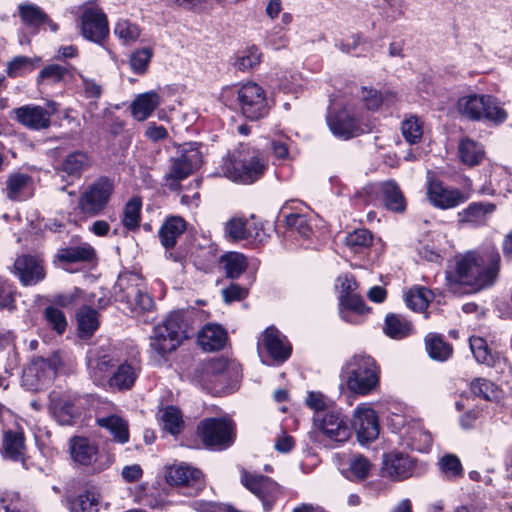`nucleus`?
<instances>
[{
	"label": "nucleus",
	"mask_w": 512,
	"mask_h": 512,
	"mask_svg": "<svg viewBox=\"0 0 512 512\" xmlns=\"http://www.w3.org/2000/svg\"><path fill=\"white\" fill-rule=\"evenodd\" d=\"M500 268L501 256L496 248L468 251L456 258L453 269L446 271V286L453 293L462 292L463 287H468V291L477 292L495 283Z\"/></svg>",
	"instance_id": "f257e3e1"
},
{
	"label": "nucleus",
	"mask_w": 512,
	"mask_h": 512,
	"mask_svg": "<svg viewBox=\"0 0 512 512\" xmlns=\"http://www.w3.org/2000/svg\"><path fill=\"white\" fill-rule=\"evenodd\" d=\"M98 293V310L114 303L123 313L139 316L150 312L155 306L153 297L146 290L145 278L135 271L121 272L113 291L100 287Z\"/></svg>",
	"instance_id": "f03ea898"
},
{
	"label": "nucleus",
	"mask_w": 512,
	"mask_h": 512,
	"mask_svg": "<svg viewBox=\"0 0 512 512\" xmlns=\"http://www.w3.org/2000/svg\"><path fill=\"white\" fill-rule=\"evenodd\" d=\"M197 319L187 310L171 311L155 325L149 337V353L157 362H166L185 340L195 336Z\"/></svg>",
	"instance_id": "7ed1b4c3"
},
{
	"label": "nucleus",
	"mask_w": 512,
	"mask_h": 512,
	"mask_svg": "<svg viewBox=\"0 0 512 512\" xmlns=\"http://www.w3.org/2000/svg\"><path fill=\"white\" fill-rule=\"evenodd\" d=\"M339 377L352 394L368 396L380 389L381 368L372 356L355 354L341 367Z\"/></svg>",
	"instance_id": "20e7f679"
},
{
	"label": "nucleus",
	"mask_w": 512,
	"mask_h": 512,
	"mask_svg": "<svg viewBox=\"0 0 512 512\" xmlns=\"http://www.w3.org/2000/svg\"><path fill=\"white\" fill-rule=\"evenodd\" d=\"M220 168L230 181L252 185L264 177L268 162L257 150L235 149L223 157Z\"/></svg>",
	"instance_id": "39448f33"
},
{
	"label": "nucleus",
	"mask_w": 512,
	"mask_h": 512,
	"mask_svg": "<svg viewBox=\"0 0 512 512\" xmlns=\"http://www.w3.org/2000/svg\"><path fill=\"white\" fill-rule=\"evenodd\" d=\"M196 435L206 449L223 451L235 443L236 424L229 417H207L197 424Z\"/></svg>",
	"instance_id": "423d86ee"
},
{
	"label": "nucleus",
	"mask_w": 512,
	"mask_h": 512,
	"mask_svg": "<svg viewBox=\"0 0 512 512\" xmlns=\"http://www.w3.org/2000/svg\"><path fill=\"white\" fill-rule=\"evenodd\" d=\"M49 412L61 426H73L86 416L88 400L75 393L51 391L48 395Z\"/></svg>",
	"instance_id": "0eeeda50"
},
{
	"label": "nucleus",
	"mask_w": 512,
	"mask_h": 512,
	"mask_svg": "<svg viewBox=\"0 0 512 512\" xmlns=\"http://www.w3.org/2000/svg\"><path fill=\"white\" fill-rule=\"evenodd\" d=\"M236 108L250 121H258L269 114L266 92L256 82H246L236 89Z\"/></svg>",
	"instance_id": "6e6552de"
},
{
	"label": "nucleus",
	"mask_w": 512,
	"mask_h": 512,
	"mask_svg": "<svg viewBox=\"0 0 512 512\" xmlns=\"http://www.w3.org/2000/svg\"><path fill=\"white\" fill-rule=\"evenodd\" d=\"M164 478L167 484L177 488L180 494L188 497L199 495L206 486L204 473L185 463L166 467Z\"/></svg>",
	"instance_id": "1a4fd4ad"
},
{
	"label": "nucleus",
	"mask_w": 512,
	"mask_h": 512,
	"mask_svg": "<svg viewBox=\"0 0 512 512\" xmlns=\"http://www.w3.org/2000/svg\"><path fill=\"white\" fill-rule=\"evenodd\" d=\"M191 379L203 391L214 396H220L229 391L228 373L220 361L199 363L193 369Z\"/></svg>",
	"instance_id": "9d476101"
},
{
	"label": "nucleus",
	"mask_w": 512,
	"mask_h": 512,
	"mask_svg": "<svg viewBox=\"0 0 512 512\" xmlns=\"http://www.w3.org/2000/svg\"><path fill=\"white\" fill-rule=\"evenodd\" d=\"M241 483L261 501L264 512H271L276 502L284 497L282 487L266 475L251 474L243 469Z\"/></svg>",
	"instance_id": "9b49d317"
},
{
	"label": "nucleus",
	"mask_w": 512,
	"mask_h": 512,
	"mask_svg": "<svg viewBox=\"0 0 512 512\" xmlns=\"http://www.w3.org/2000/svg\"><path fill=\"white\" fill-rule=\"evenodd\" d=\"M241 483L261 501L264 512H271L276 502L284 497L282 487L266 475L251 474L243 469Z\"/></svg>",
	"instance_id": "f8f14e48"
},
{
	"label": "nucleus",
	"mask_w": 512,
	"mask_h": 512,
	"mask_svg": "<svg viewBox=\"0 0 512 512\" xmlns=\"http://www.w3.org/2000/svg\"><path fill=\"white\" fill-rule=\"evenodd\" d=\"M258 350L261 355L264 350L273 365L284 364L292 355L293 346L276 326H268L261 334L258 342ZM263 363L269 364L265 360Z\"/></svg>",
	"instance_id": "ddd939ff"
},
{
	"label": "nucleus",
	"mask_w": 512,
	"mask_h": 512,
	"mask_svg": "<svg viewBox=\"0 0 512 512\" xmlns=\"http://www.w3.org/2000/svg\"><path fill=\"white\" fill-rule=\"evenodd\" d=\"M314 425L331 441L344 443L351 436L349 418L341 409L331 408L321 415H314Z\"/></svg>",
	"instance_id": "4468645a"
},
{
	"label": "nucleus",
	"mask_w": 512,
	"mask_h": 512,
	"mask_svg": "<svg viewBox=\"0 0 512 512\" xmlns=\"http://www.w3.org/2000/svg\"><path fill=\"white\" fill-rule=\"evenodd\" d=\"M427 199L437 209H454L470 198V194L456 187L447 186L442 180L433 178L427 183Z\"/></svg>",
	"instance_id": "2eb2a0df"
},
{
	"label": "nucleus",
	"mask_w": 512,
	"mask_h": 512,
	"mask_svg": "<svg viewBox=\"0 0 512 512\" xmlns=\"http://www.w3.org/2000/svg\"><path fill=\"white\" fill-rule=\"evenodd\" d=\"M469 347L478 364L485 365L496 370H512V364L509 361L506 352L490 347L485 338L476 335L470 336Z\"/></svg>",
	"instance_id": "dca6fc26"
},
{
	"label": "nucleus",
	"mask_w": 512,
	"mask_h": 512,
	"mask_svg": "<svg viewBox=\"0 0 512 512\" xmlns=\"http://www.w3.org/2000/svg\"><path fill=\"white\" fill-rule=\"evenodd\" d=\"M53 113L54 110L49 111L41 105L25 104L14 108L10 117L28 130L42 131L50 128Z\"/></svg>",
	"instance_id": "f3484780"
},
{
	"label": "nucleus",
	"mask_w": 512,
	"mask_h": 512,
	"mask_svg": "<svg viewBox=\"0 0 512 512\" xmlns=\"http://www.w3.org/2000/svg\"><path fill=\"white\" fill-rule=\"evenodd\" d=\"M327 124L334 136L345 140L359 136L363 132L355 113L345 107L329 112Z\"/></svg>",
	"instance_id": "a211bd4d"
},
{
	"label": "nucleus",
	"mask_w": 512,
	"mask_h": 512,
	"mask_svg": "<svg viewBox=\"0 0 512 512\" xmlns=\"http://www.w3.org/2000/svg\"><path fill=\"white\" fill-rule=\"evenodd\" d=\"M187 226L188 223L182 216L169 215L158 230L159 241L174 262H178L180 257L175 255L172 250L176 247L178 239L187 230Z\"/></svg>",
	"instance_id": "6ab92c4d"
},
{
	"label": "nucleus",
	"mask_w": 512,
	"mask_h": 512,
	"mask_svg": "<svg viewBox=\"0 0 512 512\" xmlns=\"http://www.w3.org/2000/svg\"><path fill=\"white\" fill-rule=\"evenodd\" d=\"M352 425L361 445L376 440L380 432L379 418L373 408H357Z\"/></svg>",
	"instance_id": "aec40b11"
},
{
	"label": "nucleus",
	"mask_w": 512,
	"mask_h": 512,
	"mask_svg": "<svg viewBox=\"0 0 512 512\" xmlns=\"http://www.w3.org/2000/svg\"><path fill=\"white\" fill-rule=\"evenodd\" d=\"M68 451L74 468H90L92 475L94 474L96 471L93 466L96 462V444L91 443L85 436L74 435L68 441Z\"/></svg>",
	"instance_id": "412c9836"
},
{
	"label": "nucleus",
	"mask_w": 512,
	"mask_h": 512,
	"mask_svg": "<svg viewBox=\"0 0 512 512\" xmlns=\"http://www.w3.org/2000/svg\"><path fill=\"white\" fill-rule=\"evenodd\" d=\"M225 234L234 241L253 239L262 243L269 238L262 223L249 224L243 218L230 219L225 225Z\"/></svg>",
	"instance_id": "4be33fe9"
},
{
	"label": "nucleus",
	"mask_w": 512,
	"mask_h": 512,
	"mask_svg": "<svg viewBox=\"0 0 512 512\" xmlns=\"http://www.w3.org/2000/svg\"><path fill=\"white\" fill-rule=\"evenodd\" d=\"M416 462L409 455L400 452L388 453L383 457V471L394 481H402L413 475Z\"/></svg>",
	"instance_id": "5701e85b"
},
{
	"label": "nucleus",
	"mask_w": 512,
	"mask_h": 512,
	"mask_svg": "<svg viewBox=\"0 0 512 512\" xmlns=\"http://www.w3.org/2000/svg\"><path fill=\"white\" fill-rule=\"evenodd\" d=\"M82 491L77 496H67L66 506L69 512H96V486L92 479L78 478Z\"/></svg>",
	"instance_id": "b1692460"
},
{
	"label": "nucleus",
	"mask_w": 512,
	"mask_h": 512,
	"mask_svg": "<svg viewBox=\"0 0 512 512\" xmlns=\"http://www.w3.org/2000/svg\"><path fill=\"white\" fill-rule=\"evenodd\" d=\"M197 343L206 352L224 349L229 339L226 329L220 324L207 323L199 331L196 330Z\"/></svg>",
	"instance_id": "393cba45"
},
{
	"label": "nucleus",
	"mask_w": 512,
	"mask_h": 512,
	"mask_svg": "<svg viewBox=\"0 0 512 512\" xmlns=\"http://www.w3.org/2000/svg\"><path fill=\"white\" fill-rule=\"evenodd\" d=\"M338 302L340 318L353 325L363 323V316L369 314L372 310L371 307L366 305L365 300L358 292Z\"/></svg>",
	"instance_id": "a878e982"
},
{
	"label": "nucleus",
	"mask_w": 512,
	"mask_h": 512,
	"mask_svg": "<svg viewBox=\"0 0 512 512\" xmlns=\"http://www.w3.org/2000/svg\"><path fill=\"white\" fill-rule=\"evenodd\" d=\"M15 274L24 286L37 284L45 278V270L39 260L32 255H23L14 262Z\"/></svg>",
	"instance_id": "bb28decb"
},
{
	"label": "nucleus",
	"mask_w": 512,
	"mask_h": 512,
	"mask_svg": "<svg viewBox=\"0 0 512 512\" xmlns=\"http://www.w3.org/2000/svg\"><path fill=\"white\" fill-rule=\"evenodd\" d=\"M379 197L383 206L390 212L403 214L407 210V200L399 184L388 179L379 184Z\"/></svg>",
	"instance_id": "cd10ccee"
},
{
	"label": "nucleus",
	"mask_w": 512,
	"mask_h": 512,
	"mask_svg": "<svg viewBox=\"0 0 512 512\" xmlns=\"http://www.w3.org/2000/svg\"><path fill=\"white\" fill-rule=\"evenodd\" d=\"M141 368L125 360L118 364L107 380L109 388L116 391L131 390L139 377Z\"/></svg>",
	"instance_id": "c85d7f7f"
},
{
	"label": "nucleus",
	"mask_w": 512,
	"mask_h": 512,
	"mask_svg": "<svg viewBox=\"0 0 512 512\" xmlns=\"http://www.w3.org/2000/svg\"><path fill=\"white\" fill-rule=\"evenodd\" d=\"M26 436L22 429L6 430L3 433L2 454L11 461H21L25 464L26 456Z\"/></svg>",
	"instance_id": "c756f323"
},
{
	"label": "nucleus",
	"mask_w": 512,
	"mask_h": 512,
	"mask_svg": "<svg viewBox=\"0 0 512 512\" xmlns=\"http://www.w3.org/2000/svg\"><path fill=\"white\" fill-rule=\"evenodd\" d=\"M495 210L496 205L492 202H471L465 209L458 212V222L479 227L486 223L487 217Z\"/></svg>",
	"instance_id": "7c9ffc66"
},
{
	"label": "nucleus",
	"mask_w": 512,
	"mask_h": 512,
	"mask_svg": "<svg viewBox=\"0 0 512 512\" xmlns=\"http://www.w3.org/2000/svg\"><path fill=\"white\" fill-rule=\"evenodd\" d=\"M424 344L428 356L436 362H446L454 355L453 345L445 340L443 334L436 332L426 334Z\"/></svg>",
	"instance_id": "2f4dec72"
},
{
	"label": "nucleus",
	"mask_w": 512,
	"mask_h": 512,
	"mask_svg": "<svg viewBox=\"0 0 512 512\" xmlns=\"http://www.w3.org/2000/svg\"><path fill=\"white\" fill-rule=\"evenodd\" d=\"M491 95L471 94L460 97L457 101L459 113L469 120L478 121L483 119L484 105L490 104Z\"/></svg>",
	"instance_id": "473e14b6"
},
{
	"label": "nucleus",
	"mask_w": 512,
	"mask_h": 512,
	"mask_svg": "<svg viewBox=\"0 0 512 512\" xmlns=\"http://www.w3.org/2000/svg\"><path fill=\"white\" fill-rule=\"evenodd\" d=\"M33 178L27 173L13 172L6 180V195L10 200L21 201L31 196Z\"/></svg>",
	"instance_id": "72a5a7b5"
},
{
	"label": "nucleus",
	"mask_w": 512,
	"mask_h": 512,
	"mask_svg": "<svg viewBox=\"0 0 512 512\" xmlns=\"http://www.w3.org/2000/svg\"><path fill=\"white\" fill-rule=\"evenodd\" d=\"M160 104V96L155 91L139 94L130 105L132 116L137 121L148 119Z\"/></svg>",
	"instance_id": "f704fd0d"
},
{
	"label": "nucleus",
	"mask_w": 512,
	"mask_h": 512,
	"mask_svg": "<svg viewBox=\"0 0 512 512\" xmlns=\"http://www.w3.org/2000/svg\"><path fill=\"white\" fill-rule=\"evenodd\" d=\"M458 156L462 164L475 167L482 163L485 157L483 145L469 137L461 138L458 144Z\"/></svg>",
	"instance_id": "c9c22d12"
},
{
	"label": "nucleus",
	"mask_w": 512,
	"mask_h": 512,
	"mask_svg": "<svg viewBox=\"0 0 512 512\" xmlns=\"http://www.w3.org/2000/svg\"><path fill=\"white\" fill-rule=\"evenodd\" d=\"M413 331V324L404 316L396 313H388L384 320L383 332L394 340H401Z\"/></svg>",
	"instance_id": "e433bc0d"
},
{
	"label": "nucleus",
	"mask_w": 512,
	"mask_h": 512,
	"mask_svg": "<svg viewBox=\"0 0 512 512\" xmlns=\"http://www.w3.org/2000/svg\"><path fill=\"white\" fill-rule=\"evenodd\" d=\"M77 336L81 340H89L96 331V309L82 304L76 312Z\"/></svg>",
	"instance_id": "4c0bfd02"
},
{
	"label": "nucleus",
	"mask_w": 512,
	"mask_h": 512,
	"mask_svg": "<svg viewBox=\"0 0 512 512\" xmlns=\"http://www.w3.org/2000/svg\"><path fill=\"white\" fill-rule=\"evenodd\" d=\"M371 461L362 454L352 455L348 460V468L344 476L351 482L360 483L368 479L372 470Z\"/></svg>",
	"instance_id": "58836bf2"
},
{
	"label": "nucleus",
	"mask_w": 512,
	"mask_h": 512,
	"mask_svg": "<svg viewBox=\"0 0 512 512\" xmlns=\"http://www.w3.org/2000/svg\"><path fill=\"white\" fill-rule=\"evenodd\" d=\"M288 206L284 205L280 214L284 217V226L286 231L296 232L301 237L308 239L312 234V227L306 214L289 212L287 213Z\"/></svg>",
	"instance_id": "ea45409f"
},
{
	"label": "nucleus",
	"mask_w": 512,
	"mask_h": 512,
	"mask_svg": "<svg viewBox=\"0 0 512 512\" xmlns=\"http://www.w3.org/2000/svg\"><path fill=\"white\" fill-rule=\"evenodd\" d=\"M98 426L107 429L113 435L115 442L120 444L129 442V426L122 417L112 414L107 417L98 418Z\"/></svg>",
	"instance_id": "a19ab883"
},
{
	"label": "nucleus",
	"mask_w": 512,
	"mask_h": 512,
	"mask_svg": "<svg viewBox=\"0 0 512 512\" xmlns=\"http://www.w3.org/2000/svg\"><path fill=\"white\" fill-rule=\"evenodd\" d=\"M221 269L228 279H238L247 269V258L239 252H227L220 255Z\"/></svg>",
	"instance_id": "79ce46f5"
},
{
	"label": "nucleus",
	"mask_w": 512,
	"mask_h": 512,
	"mask_svg": "<svg viewBox=\"0 0 512 512\" xmlns=\"http://www.w3.org/2000/svg\"><path fill=\"white\" fill-rule=\"evenodd\" d=\"M435 295L427 287L415 285L405 295V302L409 309L414 312H424L433 301Z\"/></svg>",
	"instance_id": "37998d69"
},
{
	"label": "nucleus",
	"mask_w": 512,
	"mask_h": 512,
	"mask_svg": "<svg viewBox=\"0 0 512 512\" xmlns=\"http://www.w3.org/2000/svg\"><path fill=\"white\" fill-rule=\"evenodd\" d=\"M373 233L367 228H359L348 233L345 237V246L354 254H363L373 245Z\"/></svg>",
	"instance_id": "c03bdc74"
},
{
	"label": "nucleus",
	"mask_w": 512,
	"mask_h": 512,
	"mask_svg": "<svg viewBox=\"0 0 512 512\" xmlns=\"http://www.w3.org/2000/svg\"><path fill=\"white\" fill-rule=\"evenodd\" d=\"M468 387L469 391L475 398L488 402L497 400L501 392L494 382L484 377L473 378L469 382Z\"/></svg>",
	"instance_id": "a18cd8bd"
},
{
	"label": "nucleus",
	"mask_w": 512,
	"mask_h": 512,
	"mask_svg": "<svg viewBox=\"0 0 512 512\" xmlns=\"http://www.w3.org/2000/svg\"><path fill=\"white\" fill-rule=\"evenodd\" d=\"M40 57L15 56L7 63L6 73L10 78L22 77L41 65Z\"/></svg>",
	"instance_id": "49530a36"
},
{
	"label": "nucleus",
	"mask_w": 512,
	"mask_h": 512,
	"mask_svg": "<svg viewBox=\"0 0 512 512\" xmlns=\"http://www.w3.org/2000/svg\"><path fill=\"white\" fill-rule=\"evenodd\" d=\"M142 206L139 196H133L126 202L121 222L127 230L135 232L140 228Z\"/></svg>",
	"instance_id": "de8ad7c7"
},
{
	"label": "nucleus",
	"mask_w": 512,
	"mask_h": 512,
	"mask_svg": "<svg viewBox=\"0 0 512 512\" xmlns=\"http://www.w3.org/2000/svg\"><path fill=\"white\" fill-rule=\"evenodd\" d=\"M195 267L205 273L213 271L217 264H220V256L216 245L210 244L206 247H199L194 256Z\"/></svg>",
	"instance_id": "09e8293b"
},
{
	"label": "nucleus",
	"mask_w": 512,
	"mask_h": 512,
	"mask_svg": "<svg viewBox=\"0 0 512 512\" xmlns=\"http://www.w3.org/2000/svg\"><path fill=\"white\" fill-rule=\"evenodd\" d=\"M88 166L89 158L87 154L81 151H74L65 157L59 170L68 176L79 178Z\"/></svg>",
	"instance_id": "8fccbe9b"
},
{
	"label": "nucleus",
	"mask_w": 512,
	"mask_h": 512,
	"mask_svg": "<svg viewBox=\"0 0 512 512\" xmlns=\"http://www.w3.org/2000/svg\"><path fill=\"white\" fill-rule=\"evenodd\" d=\"M94 249L92 247H65L57 252V259L61 263L72 264L77 262L90 261L94 257Z\"/></svg>",
	"instance_id": "3c124183"
},
{
	"label": "nucleus",
	"mask_w": 512,
	"mask_h": 512,
	"mask_svg": "<svg viewBox=\"0 0 512 512\" xmlns=\"http://www.w3.org/2000/svg\"><path fill=\"white\" fill-rule=\"evenodd\" d=\"M18 10L22 22L28 27L39 28L48 20V15L35 4H20Z\"/></svg>",
	"instance_id": "603ef678"
},
{
	"label": "nucleus",
	"mask_w": 512,
	"mask_h": 512,
	"mask_svg": "<svg viewBox=\"0 0 512 512\" xmlns=\"http://www.w3.org/2000/svg\"><path fill=\"white\" fill-rule=\"evenodd\" d=\"M164 429L171 435H178L184 428L181 410L173 405L164 408L161 415Z\"/></svg>",
	"instance_id": "864d4df0"
},
{
	"label": "nucleus",
	"mask_w": 512,
	"mask_h": 512,
	"mask_svg": "<svg viewBox=\"0 0 512 512\" xmlns=\"http://www.w3.org/2000/svg\"><path fill=\"white\" fill-rule=\"evenodd\" d=\"M439 469L449 480L460 479L464 476V468L460 458L455 454H445L439 460Z\"/></svg>",
	"instance_id": "5fc2aeb1"
},
{
	"label": "nucleus",
	"mask_w": 512,
	"mask_h": 512,
	"mask_svg": "<svg viewBox=\"0 0 512 512\" xmlns=\"http://www.w3.org/2000/svg\"><path fill=\"white\" fill-rule=\"evenodd\" d=\"M81 32L82 35L92 41L96 42V2L90 1L88 6L85 7L81 15Z\"/></svg>",
	"instance_id": "6e6d98bb"
},
{
	"label": "nucleus",
	"mask_w": 512,
	"mask_h": 512,
	"mask_svg": "<svg viewBox=\"0 0 512 512\" xmlns=\"http://www.w3.org/2000/svg\"><path fill=\"white\" fill-rule=\"evenodd\" d=\"M47 325L58 335H63L68 323L65 314L54 305L47 306L43 312Z\"/></svg>",
	"instance_id": "4d7b16f0"
},
{
	"label": "nucleus",
	"mask_w": 512,
	"mask_h": 512,
	"mask_svg": "<svg viewBox=\"0 0 512 512\" xmlns=\"http://www.w3.org/2000/svg\"><path fill=\"white\" fill-rule=\"evenodd\" d=\"M76 210L84 218L96 215V182L90 184L81 194Z\"/></svg>",
	"instance_id": "13d9d810"
},
{
	"label": "nucleus",
	"mask_w": 512,
	"mask_h": 512,
	"mask_svg": "<svg viewBox=\"0 0 512 512\" xmlns=\"http://www.w3.org/2000/svg\"><path fill=\"white\" fill-rule=\"evenodd\" d=\"M261 56L259 48L252 45L239 52L234 65L238 70L247 71L260 64Z\"/></svg>",
	"instance_id": "bf43d9fd"
},
{
	"label": "nucleus",
	"mask_w": 512,
	"mask_h": 512,
	"mask_svg": "<svg viewBox=\"0 0 512 512\" xmlns=\"http://www.w3.org/2000/svg\"><path fill=\"white\" fill-rule=\"evenodd\" d=\"M85 294L83 290L78 287H74L71 292L60 293L53 297V305L56 307H62L67 309H72L77 306H81L85 304Z\"/></svg>",
	"instance_id": "052dcab7"
},
{
	"label": "nucleus",
	"mask_w": 512,
	"mask_h": 512,
	"mask_svg": "<svg viewBox=\"0 0 512 512\" xmlns=\"http://www.w3.org/2000/svg\"><path fill=\"white\" fill-rule=\"evenodd\" d=\"M402 135L409 144H417L423 136V123L416 117L411 116L402 122Z\"/></svg>",
	"instance_id": "680f3d73"
},
{
	"label": "nucleus",
	"mask_w": 512,
	"mask_h": 512,
	"mask_svg": "<svg viewBox=\"0 0 512 512\" xmlns=\"http://www.w3.org/2000/svg\"><path fill=\"white\" fill-rule=\"evenodd\" d=\"M16 286L7 278L0 277V309L16 310Z\"/></svg>",
	"instance_id": "e2e57ef3"
},
{
	"label": "nucleus",
	"mask_w": 512,
	"mask_h": 512,
	"mask_svg": "<svg viewBox=\"0 0 512 512\" xmlns=\"http://www.w3.org/2000/svg\"><path fill=\"white\" fill-rule=\"evenodd\" d=\"M153 56V51L149 47L137 49L131 54L130 67L137 75H143L147 72Z\"/></svg>",
	"instance_id": "0e129e2a"
},
{
	"label": "nucleus",
	"mask_w": 512,
	"mask_h": 512,
	"mask_svg": "<svg viewBox=\"0 0 512 512\" xmlns=\"http://www.w3.org/2000/svg\"><path fill=\"white\" fill-rule=\"evenodd\" d=\"M119 363L118 350L116 347L102 344L98 347V370L108 371L111 368H115Z\"/></svg>",
	"instance_id": "69168bd1"
},
{
	"label": "nucleus",
	"mask_w": 512,
	"mask_h": 512,
	"mask_svg": "<svg viewBox=\"0 0 512 512\" xmlns=\"http://www.w3.org/2000/svg\"><path fill=\"white\" fill-rule=\"evenodd\" d=\"M194 171L195 170L192 166L188 165L178 156L176 158H172L171 166L169 168V172L165 176V179L180 182L192 175Z\"/></svg>",
	"instance_id": "338daca9"
},
{
	"label": "nucleus",
	"mask_w": 512,
	"mask_h": 512,
	"mask_svg": "<svg viewBox=\"0 0 512 512\" xmlns=\"http://www.w3.org/2000/svg\"><path fill=\"white\" fill-rule=\"evenodd\" d=\"M491 99L490 104L484 105L483 119L497 125L502 124L507 120L508 114L496 97L491 95Z\"/></svg>",
	"instance_id": "774afa93"
}]
</instances>
